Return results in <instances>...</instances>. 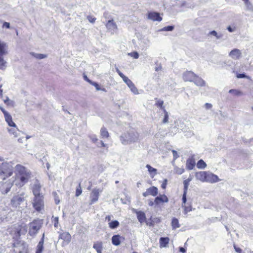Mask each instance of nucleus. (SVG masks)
<instances>
[{
  "label": "nucleus",
  "instance_id": "5",
  "mask_svg": "<svg viewBox=\"0 0 253 253\" xmlns=\"http://www.w3.org/2000/svg\"><path fill=\"white\" fill-rule=\"evenodd\" d=\"M163 101L159 100L160 118H162L161 124H166L169 123V113L167 112L163 106Z\"/></svg>",
  "mask_w": 253,
  "mask_h": 253
},
{
  "label": "nucleus",
  "instance_id": "41",
  "mask_svg": "<svg viewBox=\"0 0 253 253\" xmlns=\"http://www.w3.org/2000/svg\"><path fill=\"white\" fill-rule=\"evenodd\" d=\"M174 28V26L172 25H169L168 26H166L162 29H159L160 31H172L173 30Z\"/></svg>",
  "mask_w": 253,
  "mask_h": 253
},
{
  "label": "nucleus",
  "instance_id": "62",
  "mask_svg": "<svg viewBox=\"0 0 253 253\" xmlns=\"http://www.w3.org/2000/svg\"><path fill=\"white\" fill-rule=\"evenodd\" d=\"M3 27H6V28L7 29H9L10 28V24L8 22H4L3 23V25H2Z\"/></svg>",
  "mask_w": 253,
  "mask_h": 253
},
{
  "label": "nucleus",
  "instance_id": "42",
  "mask_svg": "<svg viewBox=\"0 0 253 253\" xmlns=\"http://www.w3.org/2000/svg\"><path fill=\"white\" fill-rule=\"evenodd\" d=\"M88 83L91 84V85L94 86L96 88V89L97 90H103V91H105V89L104 88H101L99 86V85H98V84L96 83V82H92L91 81H88Z\"/></svg>",
  "mask_w": 253,
  "mask_h": 253
},
{
  "label": "nucleus",
  "instance_id": "48",
  "mask_svg": "<svg viewBox=\"0 0 253 253\" xmlns=\"http://www.w3.org/2000/svg\"><path fill=\"white\" fill-rule=\"evenodd\" d=\"M183 207L184 208V213L185 214H187L188 212L191 211L192 210V207L191 206H183Z\"/></svg>",
  "mask_w": 253,
  "mask_h": 253
},
{
  "label": "nucleus",
  "instance_id": "52",
  "mask_svg": "<svg viewBox=\"0 0 253 253\" xmlns=\"http://www.w3.org/2000/svg\"><path fill=\"white\" fill-rule=\"evenodd\" d=\"M172 153L173 154V161H175L179 157V155L178 154L177 151L174 150H172Z\"/></svg>",
  "mask_w": 253,
  "mask_h": 253
},
{
  "label": "nucleus",
  "instance_id": "43",
  "mask_svg": "<svg viewBox=\"0 0 253 253\" xmlns=\"http://www.w3.org/2000/svg\"><path fill=\"white\" fill-rule=\"evenodd\" d=\"M245 4L246 6L247 9L250 11H253V5L249 1V0L245 1Z\"/></svg>",
  "mask_w": 253,
  "mask_h": 253
},
{
  "label": "nucleus",
  "instance_id": "20",
  "mask_svg": "<svg viewBox=\"0 0 253 253\" xmlns=\"http://www.w3.org/2000/svg\"><path fill=\"white\" fill-rule=\"evenodd\" d=\"M193 82L196 85L200 86H204L206 84L205 82L201 78L196 75Z\"/></svg>",
  "mask_w": 253,
  "mask_h": 253
},
{
  "label": "nucleus",
  "instance_id": "8",
  "mask_svg": "<svg viewBox=\"0 0 253 253\" xmlns=\"http://www.w3.org/2000/svg\"><path fill=\"white\" fill-rule=\"evenodd\" d=\"M219 181L218 177L209 171H207V174L206 175L205 182H209L210 183H213L217 182Z\"/></svg>",
  "mask_w": 253,
  "mask_h": 253
},
{
  "label": "nucleus",
  "instance_id": "31",
  "mask_svg": "<svg viewBox=\"0 0 253 253\" xmlns=\"http://www.w3.org/2000/svg\"><path fill=\"white\" fill-rule=\"evenodd\" d=\"M171 146L169 144V143H166L165 144L161 145V150L162 152H167L168 151H170L171 150Z\"/></svg>",
  "mask_w": 253,
  "mask_h": 253
},
{
  "label": "nucleus",
  "instance_id": "50",
  "mask_svg": "<svg viewBox=\"0 0 253 253\" xmlns=\"http://www.w3.org/2000/svg\"><path fill=\"white\" fill-rule=\"evenodd\" d=\"M128 55L134 59H137L139 57V54L137 52H132L128 53Z\"/></svg>",
  "mask_w": 253,
  "mask_h": 253
},
{
  "label": "nucleus",
  "instance_id": "56",
  "mask_svg": "<svg viewBox=\"0 0 253 253\" xmlns=\"http://www.w3.org/2000/svg\"><path fill=\"white\" fill-rule=\"evenodd\" d=\"M167 182H168V180H167V179H165L163 181V183H162V184L161 185V187L163 189H165L166 188V186H167Z\"/></svg>",
  "mask_w": 253,
  "mask_h": 253
},
{
  "label": "nucleus",
  "instance_id": "64",
  "mask_svg": "<svg viewBox=\"0 0 253 253\" xmlns=\"http://www.w3.org/2000/svg\"><path fill=\"white\" fill-rule=\"evenodd\" d=\"M234 248L235 250V251L237 253H241V251H242V250L239 248V247H237L235 245H234Z\"/></svg>",
  "mask_w": 253,
  "mask_h": 253
},
{
  "label": "nucleus",
  "instance_id": "39",
  "mask_svg": "<svg viewBox=\"0 0 253 253\" xmlns=\"http://www.w3.org/2000/svg\"><path fill=\"white\" fill-rule=\"evenodd\" d=\"M233 65H234L233 62L230 60H226L222 64V66L223 67H226V68H227V67H232L233 66Z\"/></svg>",
  "mask_w": 253,
  "mask_h": 253
},
{
  "label": "nucleus",
  "instance_id": "7",
  "mask_svg": "<svg viewBox=\"0 0 253 253\" xmlns=\"http://www.w3.org/2000/svg\"><path fill=\"white\" fill-rule=\"evenodd\" d=\"M24 193L14 196L11 200V204L13 207H17L25 201Z\"/></svg>",
  "mask_w": 253,
  "mask_h": 253
},
{
  "label": "nucleus",
  "instance_id": "28",
  "mask_svg": "<svg viewBox=\"0 0 253 253\" xmlns=\"http://www.w3.org/2000/svg\"><path fill=\"white\" fill-rule=\"evenodd\" d=\"M120 238L119 235H114L112 238V243L114 245L118 246L120 244Z\"/></svg>",
  "mask_w": 253,
  "mask_h": 253
},
{
  "label": "nucleus",
  "instance_id": "61",
  "mask_svg": "<svg viewBox=\"0 0 253 253\" xmlns=\"http://www.w3.org/2000/svg\"><path fill=\"white\" fill-rule=\"evenodd\" d=\"M205 107L207 109H210L212 107V105L209 103H206L205 104Z\"/></svg>",
  "mask_w": 253,
  "mask_h": 253
},
{
  "label": "nucleus",
  "instance_id": "33",
  "mask_svg": "<svg viewBox=\"0 0 253 253\" xmlns=\"http://www.w3.org/2000/svg\"><path fill=\"white\" fill-rule=\"evenodd\" d=\"M30 54L33 56L38 59H42L47 57V55L46 54L36 53L35 52H31Z\"/></svg>",
  "mask_w": 253,
  "mask_h": 253
},
{
  "label": "nucleus",
  "instance_id": "11",
  "mask_svg": "<svg viewBox=\"0 0 253 253\" xmlns=\"http://www.w3.org/2000/svg\"><path fill=\"white\" fill-rule=\"evenodd\" d=\"M195 77L196 74L192 71H187L183 74V79L185 82H193Z\"/></svg>",
  "mask_w": 253,
  "mask_h": 253
},
{
  "label": "nucleus",
  "instance_id": "4",
  "mask_svg": "<svg viewBox=\"0 0 253 253\" xmlns=\"http://www.w3.org/2000/svg\"><path fill=\"white\" fill-rule=\"evenodd\" d=\"M42 224V220L36 219L29 224V234L30 236H35L40 229Z\"/></svg>",
  "mask_w": 253,
  "mask_h": 253
},
{
  "label": "nucleus",
  "instance_id": "54",
  "mask_svg": "<svg viewBox=\"0 0 253 253\" xmlns=\"http://www.w3.org/2000/svg\"><path fill=\"white\" fill-rule=\"evenodd\" d=\"M175 170L176 173H178V174H181L184 172V169L182 168H176L175 169Z\"/></svg>",
  "mask_w": 253,
  "mask_h": 253
},
{
  "label": "nucleus",
  "instance_id": "12",
  "mask_svg": "<svg viewBox=\"0 0 253 253\" xmlns=\"http://www.w3.org/2000/svg\"><path fill=\"white\" fill-rule=\"evenodd\" d=\"M158 194V189L156 187L152 186L147 189L146 192L143 193V196L144 197H147L149 195H152L153 196H155Z\"/></svg>",
  "mask_w": 253,
  "mask_h": 253
},
{
  "label": "nucleus",
  "instance_id": "14",
  "mask_svg": "<svg viewBox=\"0 0 253 253\" xmlns=\"http://www.w3.org/2000/svg\"><path fill=\"white\" fill-rule=\"evenodd\" d=\"M15 252H18V253H27V249L26 244L23 243L19 247L16 246L15 244H13Z\"/></svg>",
  "mask_w": 253,
  "mask_h": 253
},
{
  "label": "nucleus",
  "instance_id": "44",
  "mask_svg": "<svg viewBox=\"0 0 253 253\" xmlns=\"http://www.w3.org/2000/svg\"><path fill=\"white\" fill-rule=\"evenodd\" d=\"M229 92L230 93H232L235 95H237V96H239V95H242V92L237 90V89H230L229 91Z\"/></svg>",
  "mask_w": 253,
  "mask_h": 253
},
{
  "label": "nucleus",
  "instance_id": "9",
  "mask_svg": "<svg viewBox=\"0 0 253 253\" xmlns=\"http://www.w3.org/2000/svg\"><path fill=\"white\" fill-rule=\"evenodd\" d=\"M102 190L100 189L95 188L92 190L90 194V204H92L98 201L99 193L102 192Z\"/></svg>",
  "mask_w": 253,
  "mask_h": 253
},
{
  "label": "nucleus",
  "instance_id": "46",
  "mask_svg": "<svg viewBox=\"0 0 253 253\" xmlns=\"http://www.w3.org/2000/svg\"><path fill=\"white\" fill-rule=\"evenodd\" d=\"M130 90L132 92H133L134 94H138V91L137 88L136 87L135 85L133 84L132 85L130 86V87H129Z\"/></svg>",
  "mask_w": 253,
  "mask_h": 253
},
{
  "label": "nucleus",
  "instance_id": "35",
  "mask_svg": "<svg viewBox=\"0 0 253 253\" xmlns=\"http://www.w3.org/2000/svg\"><path fill=\"white\" fill-rule=\"evenodd\" d=\"M146 168L148 169V170L152 177H153L154 175H155L157 174V169L152 168L149 165H146Z\"/></svg>",
  "mask_w": 253,
  "mask_h": 253
},
{
  "label": "nucleus",
  "instance_id": "59",
  "mask_svg": "<svg viewBox=\"0 0 253 253\" xmlns=\"http://www.w3.org/2000/svg\"><path fill=\"white\" fill-rule=\"evenodd\" d=\"M149 252H150V253H158V252H157V249L156 247H153V248H151L149 250Z\"/></svg>",
  "mask_w": 253,
  "mask_h": 253
},
{
  "label": "nucleus",
  "instance_id": "16",
  "mask_svg": "<svg viewBox=\"0 0 253 253\" xmlns=\"http://www.w3.org/2000/svg\"><path fill=\"white\" fill-rule=\"evenodd\" d=\"M7 54V45L4 42L0 41V56H3Z\"/></svg>",
  "mask_w": 253,
  "mask_h": 253
},
{
  "label": "nucleus",
  "instance_id": "27",
  "mask_svg": "<svg viewBox=\"0 0 253 253\" xmlns=\"http://www.w3.org/2000/svg\"><path fill=\"white\" fill-rule=\"evenodd\" d=\"M21 227L18 225V226H14L13 228H12V230L11 232H14V237L15 238H19L21 235Z\"/></svg>",
  "mask_w": 253,
  "mask_h": 253
},
{
  "label": "nucleus",
  "instance_id": "25",
  "mask_svg": "<svg viewBox=\"0 0 253 253\" xmlns=\"http://www.w3.org/2000/svg\"><path fill=\"white\" fill-rule=\"evenodd\" d=\"M106 26L108 30L110 31H114L117 28L116 24L113 22V20H109L107 23Z\"/></svg>",
  "mask_w": 253,
  "mask_h": 253
},
{
  "label": "nucleus",
  "instance_id": "17",
  "mask_svg": "<svg viewBox=\"0 0 253 253\" xmlns=\"http://www.w3.org/2000/svg\"><path fill=\"white\" fill-rule=\"evenodd\" d=\"M195 166V161L193 157L188 158L186 161V167L188 170H192Z\"/></svg>",
  "mask_w": 253,
  "mask_h": 253
},
{
  "label": "nucleus",
  "instance_id": "26",
  "mask_svg": "<svg viewBox=\"0 0 253 253\" xmlns=\"http://www.w3.org/2000/svg\"><path fill=\"white\" fill-rule=\"evenodd\" d=\"M11 128H8V131L10 134H12L14 136V137H16L18 135V133L19 132L18 128L17 127L16 125H15V126H12Z\"/></svg>",
  "mask_w": 253,
  "mask_h": 253
},
{
  "label": "nucleus",
  "instance_id": "37",
  "mask_svg": "<svg viewBox=\"0 0 253 253\" xmlns=\"http://www.w3.org/2000/svg\"><path fill=\"white\" fill-rule=\"evenodd\" d=\"M6 67V62L4 60L3 56H0V69H4Z\"/></svg>",
  "mask_w": 253,
  "mask_h": 253
},
{
  "label": "nucleus",
  "instance_id": "10",
  "mask_svg": "<svg viewBox=\"0 0 253 253\" xmlns=\"http://www.w3.org/2000/svg\"><path fill=\"white\" fill-rule=\"evenodd\" d=\"M41 190V185L39 182L36 180L33 186L32 191L34 195L35 196H42L40 193Z\"/></svg>",
  "mask_w": 253,
  "mask_h": 253
},
{
  "label": "nucleus",
  "instance_id": "47",
  "mask_svg": "<svg viewBox=\"0 0 253 253\" xmlns=\"http://www.w3.org/2000/svg\"><path fill=\"white\" fill-rule=\"evenodd\" d=\"M82 188L81 187V184L79 183L78 187H77V188H76V196L77 197H78L82 194Z\"/></svg>",
  "mask_w": 253,
  "mask_h": 253
},
{
  "label": "nucleus",
  "instance_id": "29",
  "mask_svg": "<svg viewBox=\"0 0 253 253\" xmlns=\"http://www.w3.org/2000/svg\"><path fill=\"white\" fill-rule=\"evenodd\" d=\"M93 248L97 253H102V244L101 242H97L94 244Z\"/></svg>",
  "mask_w": 253,
  "mask_h": 253
},
{
  "label": "nucleus",
  "instance_id": "63",
  "mask_svg": "<svg viewBox=\"0 0 253 253\" xmlns=\"http://www.w3.org/2000/svg\"><path fill=\"white\" fill-rule=\"evenodd\" d=\"M227 29L229 32H233L235 31V28H232L230 26H229L227 27Z\"/></svg>",
  "mask_w": 253,
  "mask_h": 253
},
{
  "label": "nucleus",
  "instance_id": "21",
  "mask_svg": "<svg viewBox=\"0 0 253 253\" xmlns=\"http://www.w3.org/2000/svg\"><path fill=\"white\" fill-rule=\"evenodd\" d=\"M59 238L68 243L71 241V236L68 232H64L60 235Z\"/></svg>",
  "mask_w": 253,
  "mask_h": 253
},
{
  "label": "nucleus",
  "instance_id": "32",
  "mask_svg": "<svg viewBox=\"0 0 253 253\" xmlns=\"http://www.w3.org/2000/svg\"><path fill=\"white\" fill-rule=\"evenodd\" d=\"M100 135L102 138H108L109 136V134L108 131L104 127H103L101 128Z\"/></svg>",
  "mask_w": 253,
  "mask_h": 253
},
{
  "label": "nucleus",
  "instance_id": "2",
  "mask_svg": "<svg viewBox=\"0 0 253 253\" xmlns=\"http://www.w3.org/2000/svg\"><path fill=\"white\" fill-rule=\"evenodd\" d=\"M16 185L20 187L27 183L31 177V172L23 166L17 165L15 166Z\"/></svg>",
  "mask_w": 253,
  "mask_h": 253
},
{
  "label": "nucleus",
  "instance_id": "22",
  "mask_svg": "<svg viewBox=\"0 0 253 253\" xmlns=\"http://www.w3.org/2000/svg\"><path fill=\"white\" fill-rule=\"evenodd\" d=\"M44 234H43L42 237L40 241L39 242L37 249L36 253H42L43 248V242H44Z\"/></svg>",
  "mask_w": 253,
  "mask_h": 253
},
{
  "label": "nucleus",
  "instance_id": "38",
  "mask_svg": "<svg viewBox=\"0 0 253 253\" xmlns=\"http://www.w3.org/2000/svg\"><path fill=\"white\" fill-rule=\"evenodd\" d=\"M4 103L7 106H13L14 102L13 101L9 99L8 97L6 96L5 99H3Z\"/></svg>",
  "mask_w": 253,
  "mask_h": 253
},
{
  "label": "nucleus",
  "instance_id": "15",
  "mask_svg": "<svg viewBox=\"0 0 253 253\" xmlns=\"http://www.w3.org/2000/svg\"><path fill=\"white\" fill-rule=\"evenodd\" d=\"M206 174L207 171H201L196 172L195 177L197 180H199L202 182H205Z\"/></svg>",
  "mask_w": 253,
  "mask_h": 253
},
{
  "label": "nucleus",
  "instance_id": "40",
  "mask_svg": "<svg viewBox=\"0 0 253 253\" xmlns=\"http://www.w3.org/2000/svg\"><path fill=\"white\" fill-rule=\"evenodd\" d=\"M169 201L168 198L167 196L164 194L161 195L159 194V204L160 203H164L168 202Z\"/></svg>",
  "mask_w": 253,
  "mask_h": 253
},
{
  "label": "nucleus",
  "instance_id": "18",
  "mask_svg": "<svg viewBox=\"0 0 253 253\" xmlns=\"http://www.w3.org/2000/svg\"><path fill=\"white\" fill-rule=\"evenodd\" d=\"M169 242V238L168 237H161L159 239V243L160 248H167Z\"/></svg>",
  "mask_w": 253,
  "mask_h": 253
},
{
  "label": "nucleus",
  "instance_id": "45",
  "mask_svg": "<svg viewBox=\"0 0 253 253\" xmlns=\"http://www.w3.org/2000/svg\"><path fill=\"white\" fill-rule=\"evenodd\" d=\"M154 204H156V205L158 204V196H157L155 198L154 202L152 200H149L148 201V205L150 206H153Z\"/></svg>",
  "mask_w": 253,
  "mask_h": 253
},
{
  "label": "nucleus",
  "instance_id": "55",
  "mask_svg": "<svg viewBox=\"0 0 253 253\" xmlns=\"http://www.w3.org/2000/svg\"><path fill=\"white\" fill-rule=\"evenodd\" d=\"M122 79H123V81H124V82L126 84H128V82H129V81H131V80H129V79L127 77H126V76H125V75H124L123 77H122Z\"/></svg>",
  "mask_w": 253,
  "mask_h": 253
},
{
  "label": "nucleus",
  "instance_id": "30",
  "mask_svg": "<svg viewBox=\"0 0 253 253\" xmlns=\"http://www.w3.org/2000/svg\"><path fill=\"white\" fill-rule=\"evenodd\" d=\"M171 224L172 229H175L180 227L179 221H178V219L175 217L172 218Z\"/></svg>",
  "mask_w": 253,
  "mask_h": 253
},
{
  "label": "nucleus",
  "instance_id": "34",
  "mask_svg": "<svg viewBox=\"0 0 253 253\" xmlns=\"http://www.w3.org/2000/svg\"><path fill=\"white\" fill-rule=\"evenodd\" d=\"M207 167L206 163L202 160H199L197 164V167L199 169H204Z\"/></svg>",
  "mask_w": 253,
  "mask_h": 253
},
{
  "label": "nucleus",
  "instance_id": "3",
  "mask_svg": "<svg viewBox=\"0 0 253 253\" xmlns=\"http://www.w3.org/2000/svg\"><path fill=\"white\" fill-rule=\"evenodd\" d=\"M138 134L134 130H131L126 133L120 136V140L123 145H127L137 141Z\"/></svg>",
  "mask_w": 253,
  "mask_h": 253
},
{
  "label": "nucleus",
  "instance_id": "19",
  "mask_svg": "<svg viewBox=\"0 0 253 253\" xmlns=\"http://www.w3.org/2000/svg\"><path fill=\"white\" fill-rule=\"evenodd\" d=\"M135 213L137 215V218L140 223H143L146 221V216L144 212L135 211Z\"/></svg>",
  "mask_w": 253,
  "mask_h": 253
},
{
  "label": "nucleus",
  "instance_id": "53",
  "mask_svg": "<svg viewBox=\"0 0 253 253\" xmlns=\"http://www.w3.org/2000/svg\"><path fill=\"white\" fill-rule=\"evenodd\" d=\"M186 194H187V192L183 191L182 200V203L184 204L186 203V202L187 201Z\"/></svg>",
  "mask_w": 253,
  "mask_h": 253
},
{
  "label": "nucleus",
  "instance_id": "49",
  "mask_svg": "<svg viewBox=\"0 0 253 253\" xmlns=\"http://www.w3.org/2000/svg\"><path fill=\"white\" fill-rule=\"evenodd\" d=\"M189 182L187 181L186 180H184L183 181V184H184V191L185 192H187L188 186L189 185Z\"/></svg>",
  "mask_w": 253,
  "mask_h": 253
},
{
  "label": "nucleus",
  "instance_id": "36",
  "mask_svg": "<svg viewBox=\"0 0 253 253\" xmlns=\"http://www.w3.org/2000/svg\"><path fill=\"white\" fill-rule=\"evenodd\" d=\"M119 225V222L117 220L112 221L109 223V226L111 229H115Z\"/></svg>",
  "mask_w": 253,
  "mask_h": 253
},
{
  "label": "nucleus",
  "instance_id": "1",
  "mask_svg": "<svg viewBox=\"0 0 253 253\" xmlns=\"http://www.w3.org/2000/svg\"><path fill=\"white\" fill-rule=\"evenodd\" d=\"M13 173L11 166L4 160L0 158V182L2 183L0 186V191L3 194H7L12 186L13 181H4L11 176Z\"/></svg>",
  "mask_w": 253,
  "mask_h": 253
},
{
  "label": "nucleus",
  "instance_id": "57",
  "mask_svg": "<svg viewBox=\"0 0 253 253\" xmlns=\"http://www.w3.org/2000/svg\"><path fill=\"white\" fill-rule=\"evenodd\" d=\"M237 77L239 79L245 78L246 77V75L244 73L242 74H238L237 75Z\"/></svg>",
  "mask_w": 253,
  "mask_h": 253
},
{
  "label": "nucleus",
  "instance_id": "24",
  "mask_svg": "<svg viewBox=\"0 0 253 253\" xmlns=\"http://www.w3.org/2000/svg\"><path fill=\"white\" fill-rule=\"evenodd\" d=\"M147 18L153 21H158V13L155 12H149L147 13Z\"/></svg>",
  "mask_w": 253,
  "mask_h": 253
},
{
  "label": "nucleus",
  "instance_id": "6",
  "mask_svg": "<svg viewBox=\"0 0 253 253\" xmlns=\"http://www.w3.org/2000/svg\"><path fill=\"white\" fill-rule=\"evenodd\" d=\"M33 205L37 211H41L44 207L43 196H35L33 202Z\"/></svg>",
  "mask_w": 253,
  "mask_h": 253
},
{
  "label": "nucleus",
  "instance_id": "23",
  "mask_svg": "<svg viewBox=\"0 0 253 253\" xmlns=\"http://www.w3.org/2000/svg\"><path fill=\"white\" fill-rule=\"evenodd\" d=\"M4 116L5 121L7 122L9 126H15V124L13 122L12 117L9 113L6 114Z\"/></svg>",
  "mask_w": 253,
  "mask_h": 253
},
{
  "label": "nucleus",
  "instance_id": "51",
  "mask_svg": "<svg viewBox=\"0 0 253 253\" xmlns=\"http://www.w3.org/2000/svg\"><path fill=\"white\" fill-rule=\"evenodd\" d=\"M89 137L90 138V139L91 140V141L93 143H95L98 140V138L97 137V136L96 135H95V134L90 135L89 136Z\"/></svg>",
  "mask_w": 253,
  "mask_h": 253
},
{
  "label": "nucleus",
  "instance_id": "60",
  "mask_svg": "<svg viewBox=\"0 0 253 253\" xmlns=\"http://www.w3.org/2000/svg\"><path fill=\"white\" fill-rule=\"evenodd\" d=\"M194 133L192 131H187L186 133L185 134V136H187V137H191L194 135Z\"/></svg>",
  "mask_w": 253,
  "mask_h": 253
},
{
  "label": "nucleus",
  "instance_id": "58",
  "mask_svg": "<svg viewBox=\"0 0 253 253\" xmlns=\"http://www.w3.org/2000/svg\"><path fill=\"white\" fill-rule=\"evenodd\" d=\"M87 19L90 23H93L95 21L96 18L92 16H89L87 17Z\"/></svg>",
  "mask_w": 253,
  "mask_h": 253
},
{
  "label": "nucleus",
  "instance_id": "13",
  "mask_svg": "<svg viewBox=\"0 0 253 253\" xmlns=\"http://www.w3.org/2000/svg\"><path fill=\"white\" fill-rule=\"evenodd\" d=\"M241 52L239 49L237 48H234L230 52L229 55L232 59L237 60L241 57Z\"/></svg>",
  "mask_w": 253,
  "mask_h": 253
}]
</instances>
